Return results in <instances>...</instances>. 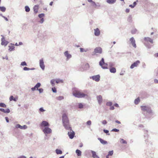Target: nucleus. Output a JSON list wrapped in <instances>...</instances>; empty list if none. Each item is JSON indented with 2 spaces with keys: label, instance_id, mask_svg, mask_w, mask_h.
<instances>
[{
  "label": "nucleus",
  "instance_id": "1",
  "mask_svg": "<svg viewBox=\"0 0 158 158\" xmlns=\"http://www.w3.org/2000/svg\"><path fill=\"white\" fill-rule=\"evenodd\" d=\"M73 94L75 97L79 98L88 97L87 94H85L80 90L75 89L73 91Z\"/></svg>",
  "mask_w": 158,
  "mask_h": 158
},
{
  "label": "nucleus",
  "instance_id": "2",
  "mask_svg": "<svg viewBox=\"0 0 158 158\" xmlns=\"http://www.w3.org/2000/svg\"><path fill=\"white\" fill-rule=\"evenodd\" d=\"M62 120L63 123V125L67 129L70 128L69 120L68 119V117L66 114H63L62 116Z\"/></svg>",
  "mask_w": 158,
  "mask_h": 158
},
{
  "label": "nucleus",
  "instance_id": "3",
  "mask_svg": "<svg viewBox=\"0 0 158 158\" xmlns=\"http://www.w3.org/2000/svg\"><path fill=\"white\" fill-rule=\"evenodd\" d=\"M99 64L103 69H107V64L105 63L104 62V59L102 58L101 60L99 62Z\"/></svg>",
  "mask_w": 158,
  "mask_h": 158
},
{
  "label": "nucleus",
  "instance_id": "4",
  "mask_svg": "<svg viewBox=\"0 0 158 158\" xmlns=\"http://www.w3.org/2000/svg\"><path fill=\"white\" fill-rule=\"evenodd\" d=\"M130 43L132 44V46L135 48L136 47V45L135 44V41L133 37L131 38L129 40Z\"/></svg>",
  "mask_w": 158,
  "mask_h": 158
},
{
  "label": "nucleus",
  "instance_id": "5",
  "mask_svg": "<svg viewBox=\"0 0 158 158\" xmlns=\"http://www.w3.org/2000/svg\"><path fill=\"white\" fill-rule=\"evenodd\" d=\"M1 36L2 37L1 39L2 42L1 44L2 45H4L5 46H6L8 42L5 40V38L3 36L1 35Z\"/></svg>",
  "mask_w": 158,
  "mask_h": 158
},
{
  "label": "nucleus",
  "instance_id": "6",
  "mask_svg": "<svg viewBox=\"0 0 158 158\" xmlns=\"http://www.w3.org/2000/svg\"><path fill=\"white\" fill-rule=\"evenodd\" d=\"M43 131L45 134H49L52 132L51 130L48 127H45L43 130Z\"/></svg>",
  "mask_w": 158,
  "mask_h": 158
},
{
  "label": "nucleus",
  "instance_id": "7",
  "mask_svg": "<svg viewBox=\"0 0 158 158\" xmlns=\"http://www.w3.org/2000/svg\"><path fill=\"white\" fill-rule=\"evenodd\" d=\"M140 63V62L139 60L136 61L135 62L131 65L130 68L131 69H133L135 67L137 66Z\"/></svg>",
  "mask_w": 158,
  "mask_h": 158
},
{
  "label": "nucleus",
  "instance_id": "8",
  "mask_svg": "<svg viewBox=\"0 0 158 158\" xmlns=\"http://www.w3.org/2000/svg\"><path fill=\"white\" fill-rule=\"evenodd\" d=\"M49 126L48 123L46 121H43L40 124V126L42 127H49Z\"/></svg>",
  "mask_w": 158,
  "mask_h": 158
},
{
  "label": "nucleus",
  "instance_id": "9",
  "mask_svg": "<svg viewBox=\"0 0 158 158\" xmlns=\"http://www.w3.org/2000/svg\"><path fill=\"white\" fill-rule=\"evenodd\" d=\"M144 40L145 42H149L152 44L153 43V40L151 38H150L148 37H145L144 38Z\"/></svg>",
  "mask_w": 158,
  "mask_h": 158
},
{
  "label": "nucleus",
  "instance_id": "10",
  "mask_svg": "<svg viewBox=\"0 0 158 158\" xmlns=\"http://www.w3.org/2000/svg\"><path fill=\"white\" fill-rule=\"evenodd\" d=\"M102 49L100 47H98L95 49L94 52L95 53H102Z\"/></svg>",
  "mask_w": 158,
  "mask_h": 158
},
{
  "label": "nucleus",
  "instance_id": "11",
  "mask_svg": "<svg viewBox=\"0 0 158 158\" xmlns=\"http://www.w3.org/2000/svg\"><path fill=\"white\" fill-rule=\"evenodd\" d=\"M91 3L92 6L95 8H97V7H100L101 6L99 3L97 2L96 3V2L94 1H93Z\"/></svg>",
  "mask_w": 158,
  "mask_h": 158
},
{
  "label": "nucleus",
  "instance_id": "12",
  "mask_svg": "<svg viewBox=\"0 0 158 158\" xmlns=\"http://www.w3.org/2000/svg\"><path fill=\"white\" fill-rule=\"evenodd\" d=\"M68 135L69 137V138L70 139H72L73 138L75 134L73 131L71 130L70 132H69L68 133Z\"/></svg>",
  "mask_w": 158,
  "mask_h": 158
},
{
  "label": "nucleus",
  "instance_id": "13",
  "mask_svg": "<svg viewBox=\"0 0 158 158\" xmlns=\"http://www.w3.org/2000/svg\"><path fill=\"white\" fill-rule=\"evenodd\" d=\"M100 76L99 75L94 76L92 77V79L96 81H98L100 80Z\"/></svg>",
  "mask_w": 158,
  "mask_h": 158
},
{
  "label": "nucleus",
  "instance_id": "14",
  "mask_svg": "<svg viewBox=\"0 0 158 158\" xmlns=\"http://www.w3.org/2000/svg\"><path fill=\"white\" fill-rule=\"evenodd\" d=\"M40 66L41 69L44 70L45 68V66L44 64V62L43 59H41L40 60Z\"/></svg>",
  "mask_w": 158,
  "mask_h": 158
},
{
  "label": "nucleus",
  "instance_id": "15",
  "mask_svg": "<svg viewBox=\"0 0 158 158\" xmlns=\"http://www.w3.org/2000/svg\"><path fill=\"white\" fill-rule=\"evenodd\" d=\"M98 103L99 104H101L102 102V96L100 95L98 96L97 97Z\"/></svg>",
  "mask_w": 158,
  "mask_h": 158
},
{
  "label": "nucleus",
  "instance_id": "16",
  "mask_svg": "<svg viewBox=\"0 0 158 158\" xmlns=\"http://www.w3.org/2000/svg\"><path fill=\"white\" fill-rule=\"evenodd\" d=\"M15 127L17 128H20L21 129H26L27 128V127L25 125L22 126L19 124H17L15 126Z\"/></svg>",
  "mask_w": 158,
  "mask_h": 158
},
{
  "label": "nucleus",
  "instance_id": "17",
  "mask_svg": "<svg viewBox=\"0 0 158 158\" xmlns=\"http://www.w3.org/2000/svg\"><path fill=\"white\" fill-rule=\"evenodd\" d=\"M33 9L34 13L35 14H36L38 11L39 6L38 5H35L34 6Z\"/></svg>",
  "mask_w": 158,
  "mask_h": 158
},
{
  "label": "nucleus",
  "instance_id": "18",
  "mask_svg": "<svg viewBox=\"0 0 158 158\" xmlns=\"http://www.w3.org/2000/svg\"><path fill=\"white\" fill-rule=\"evenodd\" d=\"M94 30V35L97 36L99 35L100 34V31L99 30L98 28H97Z\"/></svg>",
  "mask_w": 158,
  "mask_h": 158
},
{
  "label": "nucleus",
  "instance_id": "19",
  "mask_svg": "<svg viewBox=\"0 0 158 158\" xmlns=\"http://www.w3.org/2000/svg\"><path fill=\"white\" fill-rule=\"evenodd\" d=\"M0 110L5 113H9L10 112V110L9 109H4L3 108L0 109Z\"/></svg>",
  "mask_w": 158,
  "mask_h": 158
},
{
  "label": "nucleus",
  "instance_id": "20",
  "mask_svg": "<svg viewBox=\"0 0 158 158\" xmlns=\"http://www.w3.org/2000/svg\"><path fill=\"white\" fill-rule=\"evenodd\" d=\"M141 110L143 111H147L149 108L146 106H141Z\"/></svg>",
  "mask_w": 158,
  "mask_h": 158
},
{
  "label": "nucleus",
  "instance_id": "21",
  "mask_svg": "<svg viewBox=\"0 0 158 158\" xmlns=\"http://www.w3.org/2000/svg\"><path fill=\"white\" fill-rule=\"evenodd\" d=\"M65 56L67 57V59H69L71 57V55L69 54L68 51H66L64 53Z\"/></svg>",
  "mask_w": 158,
  "mask_h": 158
},
{
  "label": "nucleus",
  "instance_id": "22",
  "mask_svg": "<svg viewBox=\"0 0 158 158\" xmlns=\"http://www.w3.org/2000/svg\"><path fill=\"white\" fill-rule=\"evenodd\" d=\"M98 139L103 144H105L107 143V141L102 139L100 138H98Z\"/></svg>",
  "mask_w": 158,
  "mask_h": 158
},
{
  "label": "nucleus",
  "instance_id": "23",
  "mask_svg": "<svg viewBox=\"0 0 158 158\" xmlns=\"http://www.w3.org/2000/svg\"><path fill=\"white\" fill-rule=\"evenodd\" d=\"M116 1V0H106V2L109 4H113Z\"/></svg>",
  "mask_w": 158,
  "mask_h": 158
},
{
  "label": "nucleus",
  "instance_id": "24",
  "mask_svg": "<svg viewBox=\"0 0 158 158\" xmlns=\"http://www.w3.org/2000/svg\"><path fill=\"white\" fill-rule=\"evenodd\" d=\"M92 157L94 158H99V157L96 155L95 152L92 151Z\"/></svg>",
  "mask_w": 158,
  "mask_h": 158
},
{
  "label": "nucleus",
  "instance_id": "25",
  "mask_svg": "<svg viewBox=\"0 0 158 158\" xmlns=\"http://www.w3.org/2000/svg\"><path fill=\"white\" fill-rule=\"evenodd\" d=\"M110 71L112 73H114L116 72V69L115 68L112 67L110 69Z\"/></svg>",
  "mask_w": 158,
  "mask_h": 158
},
{
  "label": "nucleus",
  "instance_id": "26",
  "mask_svg": "<svg viewBox=\"0 0 158 158\" xmlns=\"http://www.w3.org/2000/svg\"><path fill=\"white\" fill-rule=\"evenodd\" d=\"M6 8L4 6H0V10L2 12H4L6 10Z\"/></svg>",
  "mask_w": 158,
  "mask_h": 158
},
{
  "label": "nucleus",
  "instance_id": "27",
  "mask_svg": "<svg viewBox=\"0 0 158 158\" xmlns=\"http://www.w3.org/2000/svg\"><path fill=\"white\" fill-rule=\"evenodd\" d=\"M44 16V13H41L40 14L38 15L40 19V20H44L43 18H42Z\"/></svg>",
  "mask_w": 158,
  "mask_h": 158
},
{
  "label": "nucleus",
  "instance_id": "28",
  "mask_svg": "<svg viewBox=\"0 0 158 158\" xmlns=\"http://www.w3.org/2000/svg\"><path fill=\"white\" fill-rule=\"evenodd\" d=\"M140 101V100L139 97H138L135 100L134 103L135 104L137 105L139 103Z\"/></svg>",
  "mask_w": 158,
  "mask_h": 158
},
{
  "label": "nucleus",
  "instance_id": "29",
  "mask_svg": "<svg viewBox=\"0 0 158 158\" xmlns=\"http://www.w3.org/2000/svg\"><path fill=\"white\" fill-rule=\"evenodd\" d=\"M120 143H121L122 144H126L127 143V141L126 140H124L123 139H120Z\"/></svg>",
  "mask_w": 158,
  "mask_h": 158
},
{
  "label": "nucleus",
  "instance_id": "30",
  "mask_svg": "<svg viewBox=\"0 0 158 158\" xmlns=\"http://www.w3.org/2000/svg\"><path fill=\"white\" fill-rule=\"evenodd\" d=\"M76 152L78 156H81V152L80 150L77 149L76 151Z\"/></svg>",
  "mask_w": 158,
  "mask_h": 158
},
{
  "label": "nucleus",
  "instance_id": "31",
  "mask_svg": "<svg viewBox=\"0 0 158 158\" xmlns=\"http://www.w3.org/2000/svg\"><path fill=\"white\" fill-rule=\"evenodd\" d=\"M9 50L10 51H11L14 50L15 47L13 45H10L9 46Z\"/></svg>",
  "mask_w": 158,
  "mask_h": 158
},
{
  "label": "nucleus",
  "instance_id": "32",
  "mask_svg": "<svg viewBox=\"0 0 158 158\" xmlns=\"http://www.w3.org/2000/svg\"><path fill=\"white\" fill-rule=\"evenodd\" d=\"M25 11L26 12H29L30 11V10L29 7L27 6H25Z\"/></svg>",
  "mask_w": 158,
  "mask_h": 158
},
{
  "label": "nucleus",
  "instance_id": "33",
  "mask_svg": "<svg viewBox=\"0 0 158 158\" xmlns=\"http://www.w3.org/2000/svg\"><path fill=\"white\" fill-rule=\"evenodd\" d=\"M55 81L57 83H62L63 82V80L60 79H57L55 80Z\"/></svg>",
  "mask_w": 158,
  "mask_h": 158
},
{
  "label": "nucleus",
  "instance_id": "34",
  "mask_svg": "<svg viewBox=\"0 0 158 158\" xmlns=\"http://www.w3.org/2000/svg\"><path fill=\"white\" fill-rule=\"evenodd\" d=\"M56 152L57 154H61L62 153V152L60 150L57 149L56 150Z\"/></svg>",
  "mask_w": 158,
  "mask_h": 158
},
{
  "label": "nucleus",
  "instance_id": "35",
  "mask_svg": "<svg viewBox=\"0 0 158 158\" xmlns=\"http://www.w3.org/2000/svg\"><path fill=\"white\" fill-rule=\"evenodd\" d=\"M0 106L1 107L6 108V105L4 103H0Z\"/></svg>",
  "mask_w": 158,
  "mask_h": 158
},
{
  "label": "nucleus",
  "instance_id": "36",
  "mask_svg": "<svg viewBox=\"0 0 158 158\" xmlns=\"http://www.w3.org/2000/svg\"><path fill=\"white\" fill-rule=\"evenodd\" d=\"M83 107V105L81 103H79L78 104V108L80 109L82 108Z\"/></svg>",
  "mask_w": 158,
  "mask_h": 158
},
{
  "label": "nucleus",
  "instance_id": "37",
  "mask_svg": "<svg viewBox=\"0 0 158 158\" xmlns=\"http://www.w3.org/2000/svg\"><path fill=\"white\" fill-rule=\"evenodd\" d=\"M41 84L40 83H38L35 86L36 88L38 89V88H39Z\"/></svg>",
  "mask_w": 158,
  "mask_h": 158
},
{
  "label": "nucleus",
  "instance_id": "38",
  "mask_svg": "<svg viewBox=\"0 0 158 158\" xmlns=\"http://www.w3.org/2000/svg\"><path fill=\"white\" fill-rule=\"evenodd\" d=\"M56 82L55 80L53 79L51 81V83L52 85V86L54 85V83Z\"/></svg>",
  "mask_w": 158,
  "mask_h": 158
},
{
  "label": "nucleus",
  "instance_id": "39",
  "mask_svg": "<svg viewBox=\"0 0 158 158\" xmlns=\"http://www.w3.org/2000/svg\"><path fill=\"white\" fill-rule=\"evenodd\" d=\"M113 153V151H110L108 153V154L107 155V156H112Z\"/></svg>",
  "mask_w": 158,
  "mask_h": 158
},
{
  "label": "nucleus",
  "instance_id": "40",
  "mask_svg": "<svg viewBox=\"0 0 158 158\" xmlns=\"http://www.w3.org/2000/svg\"><path fill=\"white\" fill-rule=\"evenodd\" d=\"M106 105L107 106H111L112 105V103L111 102H109L106 103Z\"/></svg>",
  "mask_w": 158,
  "mask_h": 158
},
{
  "label": "nucleus",
  "instance_id": "41",
  "mask_svg": "<svg viewBox=\"0 0 158 158\" xmlns=\"http://www.w3.org/2000/svg\"><path fill=\"white\" fill-rule=\"evenodd\" d=\"M10 101H11L12 100H14L15 101V98H14L13 96H11L10 98Z\"/></svg>",
  "mask_w": 158,
  "mask_h": 158
},
{
  "label": "nucleus",
  "instance_id": "42",
  "mask_svg": "<svg viewBox=\"0 0 158 158\" xmlns=\"http://www.w3.org/2000/svg\"><path fill=\"white\" fill-rule=\"evenodd\" d=\"M88 125H90L91 124V121L89 120L86 123Z\"/></svg>",
  "mask_w": 158,
  "mask_h": 158
},
{
  "label": "nucleus",
  "instance_id": "43",
  "mask_svg": "<svg viewBox=\"0 0 158 158\" xmlns=\"http://www.w3.org/2000/svg\"><path fill=\"white\" fill-rule=\"evenodd\" d=\"M112 131L114 132H118L119 131V130L116 128H114L112 130Z\"/></svg>",
  "mask_w": 158,
  "mask_h": 158
},
{
  "label": "nucleus",
  "instance_id": "44",
  "mask_svg": "<svg viewBox=\"0 0 158 158\" xmlns=\"http://www.w3.org/2000/svg\"><path fill=\"white\" fill-rule=\"evenodd\" d=\"M21 65L22 66L27 65L26 62L25 61L22 62L21 63Z\"/></svg>",
  "mask_w": 158,
  "mask_h": 158
},
{
  "label": "nucleus",
  "instance_id": "45",
  "mask_svg": "<svg viewBox=\"0 0 158 158\" xmlns=\"http://www.w3.org/2000/svg\"><path fill=\"white\" fill-rule=\"evenodd\" d=\"M52 91L54 93H56V90L55 87L52 88Z\"/></svg>",
  "mask_w": 158,
  "mask_h": 158
},
{
  "label": "nucleus",
  "instance_id": "46",
  "mask_svg": "<svg viewBox=\"0 0 158 158\" xmlns=\"http://www.w3.org/2000/svg\"><path fill=\"white\" fill-rule=\"evenodd\" d=\"M138 2V0H137L136 1L134 2L133 3V5L135 7L137 4V2Z\"/></svg>",
  "mask_w": 158,
  "mask_h": 158
},
{
  "label": "nucleus",
  "instance_id": "47",
  "mask_svg": "<svg viewBox=\"0 0 158 158\" xmlns=\"http://www.w3.org/2000/svg\"><path fill=\"white\" fill-rule=\"evenodd\" d=\"M80 51L81 52H83L84 51H85V52L86 51L83 48H80Z\"/></svg>",
  "mask_w": 158,
  "mask_h": 158
},
{
  "label": "nucleus",
  "instance_id": "48",
  "mask_svg": "<svg viewBox=\"0 0 158 158\" xmlns=\"http://www.w3.org/2000/svg\"><path fill=\"white\" fill-rule=\"evenodd\" d=\"M107 122L106 120H104L102 121V123L103 124L105 125L107 123Z\"/></svg>",
  "mask_w": 158,
  "mask_h": 158
},
{
  "label": "nucleus",
  "instance_id": "49",
  "mask_svg": "<svg viewBox=\"0 0 158 158\" xmlns=\"http://www.w3.org/2000/svg\"><path fill=\"white\" fill-rule=\"evenodd\" d=\"M58 99L60 100H61L64 98V97L63 96H60L58 97Z\"/></svg>",
  "mask_w": 158,
  "mask_h": 158
},
{
  "label": "nucleus",
  "instance_id": "50",
  "mask_svg": "<svg viewBox=\"0 0 158 158\" xmlns=\"http://www.w3.org/2000/svg\"><path fill=\"white\" fill-rule=\"evenodd\" d=\"M29 69H30L29 68H28L27 67H25L23 68V70L25 71L28 70H29Z\"/></svg>",
  "mask_w": 158,
  "mask_h": 158
},
{
  "label": "nucleus",
  "instance_id": "51",
  "mask_svg": "<svg viewBox=\"0 0 158 158\" xmlns=\"http://www.w3.org/2000/svg\"><path fill=\"white\" fill-rule=\"evenodd\" d=\"M130 11V9H129L127 8L126 9L125 12L127 13H128Z\"/></svg>",
  "mask_w": 158,
  "mask_h": 158
},
{
  "label": "nucleus",
  "instance_id": "52",
  "mask_svg": "<svg viewBox=\"0 0 158 158\" xmlns=\"http://www.w3.org/2000/svg\"><path fill=\"white\" fill-rule=\"evenodd\" d=\"M39 110L41 112H44L45 110H44L43 108H40Z\"/></svg>",
  "mask_w": 158,
  "mask_h": 158
},
{
  "label": "nucleus",
  "instance_id": "53",
  "mask_svg": "<svg viewBox=\"0 0 158 158\" xmlns=\"http://www.w3.org/2000/svg\"><path fill=\"white\" fill-rule=\"evenodd\" d=\"M129 6L131 8H134L135 7L134 6H133V4H131Z\"/></svg>",
  "mask_w": 158,
  "mask_h": 158
},
{
  "label": "nucleus",
  "instance_id": "54",
  "mask_svg": "<svg viewBox=\"0 0 158 158\" xmlns=\"http://www.w3.org/2000/svg\"><path fill=\"white\" fill-rule=\"evenodd\" d=\"M40 93H41L43 92V90L42 89H38Z\"/></svg>",
  "mask_w": 158,
  "mask_h": 158
},
{
  "label": "nucleus",
  "instance_id": "55",
  "mask_svg": "<svg viewBox=\"0 0 158 158\" xmlns=\"http://www.w3.org/2000/svg\"><path fill=\"white\" fill-rule=\"evenodd\" d=\"M5 119H6L7 122L8 123L9 122V120L8 119V118L7 117H6Z\"/></svg>",
  "mask_w": 158,
  "mask_h": 158
},
{
  "label": "nucleus",
  "instance_id": "56",
  "mask_svg": "<svg viewBox=\"0 0 158 158\" xmlns=\"http://www.w3.org/2000/svg\"><path fill=\"white\" fill-rule=\"evenodd\" d=\"M103 131L105 133H107L109 132V131L107 130H103Z\"/></svg>",
  "mask_w": 158,
  "mask_h": 158
},
{
  "label": "nucleus",
  "instance_id": "57",
  "mask_svg": "<svg viewBox=\"0 0 158 158\" xmlns=\"http://www.w3.org/2000/svg\"><path fill=\"white\" fill-rule=\"evenodd\" d=\"M110 110H113L114 109V106H111L110 108Z\"/></svg>",
  "mask_w": 158,
  "mask_h": 158
},
{
  "label": "nucleus",
  "instance_id": "58",
  "mask_svg": "<svg viewBox=\"0 0 158 158\" xmlns=\"http://www.w3.org/2000/svg\"><path fill=\"white\" fill-rule=\"evenodd\" d=\"M154 82L156 83H158V80L156 79H155Z\"/></svg>",
  "mask_w": 158,
  "mask_h": 158
},
{
  "label": "nucleus",
  "instance_id": "59",
  "mask_svg": "<svg viewBox=\"0 0 158 158\" xmlns=\"http://www.w3.org/2000/svg\"><path fill=\"white\" fill-rule=\"evenodd\" d=\"M115 122L116 123H118V124H121L120 122L118 120H116Z\"/></svg>",
  "mask_w": 158,
  "mask_h": 158
},
{
  "label": "nucleus",
  "instance_id": "60",
  "mask_svg": "<svg viewBox=\"0 0 158 158\" xmlns=\"http://www.w3.org/2000/svg\"><path fill=\"white\" fill-rule=\"evenodd\" d=\"M36 89V88L35 86L34 87H32V88H31V90L32 91H34V90H35Z\"/></svg>",
  "mask_w": 158,
  "mask_h": 158
},
{
  "label": "nucleus",
  "instance_id": "61",
  "mask_svg": "<svg viewBox=\"0 0 158 158\" xmlns=\"http://www.w3.org/2000/svg\"><path fill=\"white\" fill-rule=\"evenodd\" d=\"M53 2L52 1V2H51L50 3H49V5L50 6H52V4H53Z\"/></svg>",
  "mask_w": 158,
  "mask_h": 158
},
{
  "label": "nucleus",
  "instance_id": "62",
  "mask_svg": "<svg viewBox=\"0 0 158 158\" xmlns=\"http://www.w3.org/2000/svg\"><path fill=\"white\" fill-rule=\"evenodd\" d=\"M2 17L5 19V20H8V19L7 18L3 16H2Z\"/></svg>",
  "mask_w": 158,
  "mask_h": 158
},
{
  "label": "nucleus",
  "instance_id": "63",
  "mask_svg": "<svg viewBox=\"0 0 158 158\" xmlns=\"http://www.w3.org/2000/svg\"><path fill=\"white\" fill-rule=\"evenodd\" d=\"M18 158H26V157L25 156H20Z\"/></svg>",
  "mask_w": 158,
  "mask_h": 158
},
{
  "label": "nucleus",
  "instance_id": "64",
  "mask_svg": "<svg viewBox=\"0 0 158 158\" xmlns=\"http://www.w3.org/2000/svg\"><path fill=\"white\" fill-rule=\"evenodd\" d=\"M114 106H115L117 107H118V105L117 104V103L115 104L114 105Z\"/></svg>",
  "mask_w": 158,
  "mask_h": 158
}]
</instances>
